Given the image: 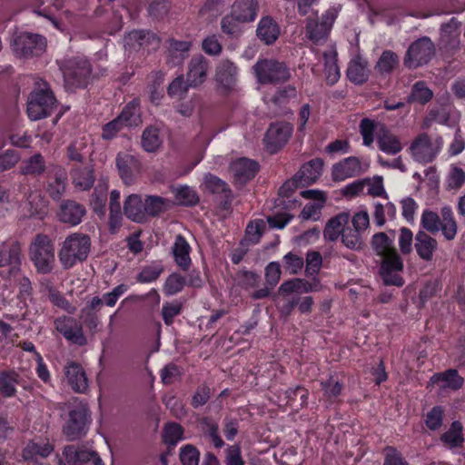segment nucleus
Listing matches in <instances>:
<instances>
[{
  "instance_id": "1",
  "label": "nucleus",
  "mask_w": 465,
  "mask_h": 465,
  "mask_svg": "<svg viewBox=\"0 0 465 465\" xmlns=\"http://www.w3.org/2000/svg\"><path fill=\"white\" fill-rule=\"evenodd\" d=\"M420 225L431 234L440 232L447 241L454 240L458 233V223L450 206L442 207L440 213L425 209L421 214Z\"/></svg>"
},
{
  "instance_id": "2",
  "label": "nucleus",
  "mask_w": 465,
  "mask_h": 465,
  "mask_svg": "<svg viewBox=\"0 0 465 465\" xmlns=\"http://www.w3.org/2000/svg\"><path fill=\"white\" fill-rule=\"evenodd\" d=\"M56 100L44 80L35 82V88L30 94L27 102V114L32 121H37L49 115Z\"/></svg>"
},
{
  "instance_id": "3",
  "label": "nucleus",
  "mask_w": 465,
  "mask_h": 465,
  "mask_svg": "<svg viewBox=\"0 0 465 465\" xmlns=\"http://www.w3.org/2000/svg\"><path fill=\"white\" fill-rule=\"evenodd\" d=\"M91 241L89 236L82 233L69 235L59 251V260L64 268L69 269L78 262L84 261L90 252Z\"/></svg>"
},
{
  "instance_id": "4",
  "label": "nucleus",
  "mask_w": 465,
  "mask_h": 465,
  "mask_svg": "<svg viewBox=\"0 0 465 465\" xmlns=\"http://www.w3.org/2000/svg\"><path fill=\"white\" fill-rule=\"evenodd\" d=\"M29 257L36 271L40 273L52 272L54 262V247L52 241L46 235L38 234L29 247Z\"/></svg>"
},
{
  "instance_id": "5",
  "label": "nucleus",
  "mask_w": 465,
  "mask_h": 465,
  "mask_svg": "<svg viewBox=\"0 0 465 465\" xmlns=\"http://www.w3.org/2000/svg\"><path fill=\"white\" fill-rule=\"evenodd\" d=\"M443 144L440 136L433 142L427 133L420 134L409 148L412 159L420 163H432L439 154Z\"/></svg>"
},
{
  "instance_id": "6",
  "label": "nucleus",
  "mask_w": 465,
  "mask_h": 465,
  "mask_svg": "<svg viewBox=\"0 0 465 465\" xmlns=\"http://www.w3.org/2000/svg\"><path fill=\"white\" fill-rule=\"evenodd\" d=\"M253 71L260 84H280L289 78L287 65L275 59L259 60L253 65Z\"/></svg>"
},
{
  "instance_id": "7",
  "label": "nucleus",
  "mask_w": 465,
  "mask_h": 465,
  "mask_svg": "<svg viewBox=\"0 0 465 465\" xmlns=\"http://www.w3.org/2000/svg\"><path fill=\"white\" fill-rule=\"evenodd\" d=\"M403 260L397 251L381 256L380 275L384 285L402 287L405 281L400 272L403 271Z\"/></svg>"
},
{
  "instance_id": "8",
  "label": "nucleus",
  "mask_w": 465,
  "mask_h": 465,
  "mask_svg": "<svg viewBox=\"0 0 465 465\" xmlns=\"http://www.w3.org/2000/svg\"><path fill=\"white\" fill-rule=\"evenodd\" d=\"M434 54V44L429 37L423 36L409 46L404 58V64L408 68H417L428 64Z\"/></svg>"
},
{
  "instance_id": "9",
  "label": "nucleus",
  "mask_w": 465,
  "mask_h": 465,
  "mask_svg": "<svg viewBox=\"0 0 465 465\" xmlns=\"http://www.w3.org/2000/svg\"><path fill=\"white\" fill-rule=\"evenodd\" d=\"M46 46L45 39L31 33H20L13 41L12 48L19 57H29L41 54Z\"/></svg>"
},
{
  "instance_id": "10",
  "label": "nucleus",
  "mask_w": 465,
  "mask_h": 465,
  "mask_svg": "<svg viewBox=\"0 0 465 465\" xmlns=\"http://www.w3.org/2000/svg\"><path fill=\"white\" fill-rule=\"evenodd\" d=\"M89 422L88 409L84 405H80L70 411L64 433L68 440H76L85 433Z\"/></svg>"
},
{
  "instance_id": "11",
  "label": "nucleus",
  "mask_w": 465,
  "mask_h": 465,
  "mask_svg": "<svg viewBox=\"0 0 465 465\" xmlns=\"http://www.w3.org/2000/svg\"><path fill=\"white\" fill-rule=\"evenodd\" d=\"M63 455L66 460L58 457L59 465H104L98 453L88 449H75L74 446H66Z\"/></svg>"
},
{
  "instance_id": "12",
  "label": "nucleus",
  "mask_w": 465,
  "mask_h": 465,
  "mask_svg": "<svg viewBox=\"0 0 465 465\" xmlns=\"http://www.w3.org/2000/svg\"><path fill=\"white\" fill-rule=\"evenodd\" d=\"M90 74V64L84 59L71 60L63 69L64 82L71 87L85 84Z\"/></svg>"
},
{
  "instance_id": "13",
  "label": "nucleus",
  "mask_w": 465,
  "mask_h": 465,
  "mask_svg": "<svg viewBox=\"0 0 465 465\" xmlns=\"http://www.w3.org/2000/svg\"><path fill=\"white\" fill-rule=\"evenodd\" d=\"M210 71V61L202 54L192 57L188 63L186 79L191 87L202 85L207 79Z\"/></svg>"
},
{
  "instance_id": "14",
  "label": "nucleus",
  "mask_w": 465,
  "mask_h": 465,
  "mask_svg": "<svg viewBox=\"0 0 465 465\" xmlns=\"http://www.w3.org/2000/svg\"><path fill=\"white\" fill-rule=\"evenodd\" d=\"M55 329L71 342L84 345L87 341L83 331L82 324L72 317H61L54 322Z\"/></svg>"
},
{
  "instance_id": "15",
  "label": "nucleus",
  "mask_w": 465,
  "mask_h": 465,
  "mask_svg": "<svg viewBox=\"0 0 465 465\" xmlns=\"http://www.w3.org/2000/svg\"><path fill=\"white\" fill-rule=\"evenodd\" d=\"M215 81L223 92L235 89L238 81V68L230 60H222L215 71Z\"/></svg>"
},
{
  "instance_id": "16",
  "label": "nucleus",
  "mask_w": 465,
  "mask_h": 465,
  "mask_svg": "<svg viewBox=\"0 0 465 465\" xmlns=\"http://www.w3.org/2000/svg\"><path fill=\"white\" fill-rule=\"evenodd\" d=\"M323 161L314 158L303 163L295 175L292 176V185H311L322 175Z\"/></svg>"
},
{
  "instance_id": "17",
  "label": "nucleus",
  "mask_w": 465,
  "mask_h": 465,
  "mask_svg": "<svg viewBox=\"0 0 465 465\" xmlns=\"http://www.w3.org/2000/svg\"><path fill=\"white\" fill-rule=\"evenodd\" d=\"M290 134L291 126L289 124L279 123L272 124L264 138L266 149L271 153H276L287 143Z\"/></svg>"
},
{
  "instance_id": "18",
  "label": "nucleus",
  "mask_w": 465,
  "mask_h": 465,
  "mask_svg": "<svg viewBox=\"0 0 465 465\" xmlns=\"http://www.w3.org/2000/svg\"><path fill=\"white\" fill-rule=\"evenodd\" d=\"M376 141L379 150L389 155H396L403 149L400 138L383 124L377 131Z\"/></svg>"
},
{
  "instance_id": "19",
  "label": "nucleus",
  "mask_w": 465,
  "mask_h": 465,
  "mask_svg": "<svg viewBox=\"0 0 465 465\" xmlns=\"http://www.w3.org/2000/svg\"><path fill=\"white\" fill-rule=\"evenodd\" d=\"M361 173V163L356 156H349L333 164L331 175L334 181H344L360 175Z\"/></svg>"
},
{
  "instance_id": "20",
  "label": "nucleus",
  "mask_w": 465,
  "mask_h": 465,
  "mask_svg": "<svg viewBox=\"0 0 465 465\" xmlns=\"http://www.w3.org/2000/svg\"><path fill=\"white\" fill-rule=\"evenodd\" d=\"M21 247L17 242L5 243L0 250V268L9 266V275L20 272Z\"/></svg>"
},
{
  "instance_id": "21",
  "label": "nucleus",
  "mask_w": 465,
  "mask_h": 465,
  "mask_svg": "<svg viewBox=\"0 0 465 465\" xmlns=\"http://www.w3.org/2000/svg\"><path fill=\"white\" fill-rule=\"evenodd\" d=\"M119 175L125 184H132L140 172V163L133 155L120 153L116 157Z\"/></svg>"
},
{
  "instance_id": "22",
  "label": "nucleus",
  "mask_w": 465,
  "mask_h": 465,
  "mask_svg": "<svg viewBox=\"0 0 465 465\" xmlns=\"http://www.w3.org/2000/svg\"><path fill=\"white\" fill-rule=\"evenodd\" d=\"M125 46L130 48L156 49L160 45L159 38L153 33L144 31H133L124 37Z\"/></svg>"
},
{
  "instance_id": "23",
  "label": "nucleus",
  "mask_w": 465,
  "mask_h": 465,
  "mask_svg": "<svg viewBox=\"0 0 465 465\" xmlns=\"http://www.w3.org/2000/svg\"><path fill=\"white\" fill-rule=\"evenodd\" d=\"M230 170L235 183L242 184L254 177L258 171V163L247 158H240L231 163Z\"/></svg>"
},
{
  "instance_id": "24",
  "label": "nucleus",
  "mask_w": 465,
  "mask_h": 465,
  "mask_svg": "<svg viewBox=\"0 0 465 465\" xmlns=\"http://www.w3.org/2000/svg\"><path fill=\"white\" fill-rule=\"evenodd\" d=\"M335 16L326 14L322 22L309 20L306 25V35L308 38L315 44L325 40L332 27Z\"/></svg>"
},
{
  "instance_id": "25",
  "label": "nucleus",
  "mask_w": 465,
  "mask_h": 465,
  "mask_svg": "<svg viewBox=\"0 0 465 465\" xmlns=\"http://www.w3.org/2000/svg\"><path fill=\"white\" fill-rule=\"evenodd\" d=\"M258 10L257 0H235L232 5L231 13L237 22L250 23L256 19Z\"/></svg>"
},
{
  "instance_id": "26",
  "label": "nucleus",
  "mask_w": 465,
  "mask_h": 465,
  "mask_svg": "<svg viewBox=\"0 0 465 465\" xmlns=\"http://www.w3.org/2000/svg\"><path fill=\"white\" fill-rule=\"evenodd\" d=\"M65 377L71 388L78 393H84L89 387L88 379L83 367L75 362L65 366Z\"/></svg>"
},
{
  "instance_id": "27",
  "label": "nucleus",
  "mask_w": 465,
  "mask_h": 465,
  "mask_svg": "<svg viewBox=\"0 0 465 465\" xmlns=\"http://www.w3.org/2000/svg\"><path fill=\"white\" fill-rule=\"evenodd\" d=\"M144 198L140 194H130L124 203V213L134 223L145 222Z\"/></svg>"
},
{
  "instance_id": "28",
  "label": "nucleus",
  "mask_w": 465,
  "mask_h": 465,
  "mask_svg": "<svg viewBox=\"0 0 465 465\" xmlns=\"http://www.w3.org/2000/svg\"><path fill=\"white\" fill-rule=\"evenodd\" d=\"M414 247L418 256L426 262H430L438 248V242L426 232L419 231L415 236Z\"/></svg>"
},
{
  "instance_id": "29",
  "label": "nucleus",
  "mask_w": 465,
  "mask_h": 465,
  "mask_svg": "<svg viewBox=\"0 0 465 465\" xmlns=\"http://www.w3.org/2000/svg\"><path fill=\"white\" fill-rule=\"evenodd\" d=\"M350 215L347 213H340L331 217L326 223L323 230V237L326 241L335 242L341 237L343 231L347 227Z\"/></svg>"
},
{
  "instance_id": "30",
  "label": "nucleus",
  "mask_w": 465,
  "mask_h": 465,
  "mask_svg": "<svg viewBox=\"0 0 465 465\" xmlns=\"http://www.w3.org/2000/svg\"><path fill=\"white\" fill-rule=\"evenodd\" d=\"M85 214V208L74 201L64 203L58 213V218L62 223L77 225L82 222Z\"/></svg>"
},
{
  "instance_id": "31",
  "label": "nucleus",
  "mask_w": 465,
  "mask_h": 465,
  "mask_svg": "<svg viewBox=\"0 0 465 465\" xmlns=\"http://www.w3.org/2000/svg\"><path fill=\"white\" fill-rule=\"evenodd\" d=\"M368 62L361 56L351 59L347 68V77L352 84L361 85L369 79Z\"/></svg>"
},
{
  "instance_id": "32",
  "label": "nucleus",
  "mask_w": 465,
  "mask_h": 465,
  "mask_svg": "<svg viewBox=\"0 0 465 465\" xmlns=\"http://www.w3.org/2000/svg\"><path fill=\"white\" fill-rule=\"evenodd\" d=\"M430 382L432 384L444 382L442 385L443 389L448 388L453 391H458L462 388L464 379L459 375L456 369H449L442 372L434 373L430 378Z\"/></svg>"
},
{
  "instance_id": "33",
  "label": "nucleus",
  "mask_w": 465,
  "mask_h": 465,
  "mask_svg": "<svg viewBox=\"0 0 465 465\" xmlns=\"http://www.w3.org/2000/svg\"><path fill=\"white\" fill-rule=\"evenodd\" d=\"M433 95V91L428 86V84L423 80H419L412 84L411 93L407 96V103L425 105L431 101Z\"/></svg>"
},
{
  "instance_id": "34",
  "label": "nucleus",
  "mask_w": 465,
  "mask_h": 465,
  "mask_svg": "<svg viewBox=\"0 0 465 465\" xmlns=\"http://www.w3.org/2000/svg\"><path fill=\"white\" fill-rule=\"evenodd\" d=\"M54 451V446L48 441H31L23 450L25 460L36 462L37 458H46Z\"/></svg>"
},
{
  "instance_id": "35",
  "label": "nucleus",
  "mask_w": 465,
  "mask_h": 465,
  "mask_svg": "<svg viewBox=\"0 0 465 465\" xmlns=\"http://www.w3.org/2000/svg\"><path fill=\"white\" fill-rule=\"evenodd\" d=\"M441 442L450 449L460 448L465 441L463 426L460 421L454 420L449 430L440 436Z\"/></svg>"
},
{
  "instance_id": "36",
  "label": "nucleus",
  "mask_w": 465,
  "mask_h": 465,
  "mask_svg": "<svg viewBox=\"0 0 465 465\" xmlns=\"http://www.w3.org/2000/svg\"><path fill=\"white\" fill-rule=\"evenodd\" d=\"M400 60L397 54L391 50H385L381 53L374 68L380 75L387 77L398 68Z\"/></svg>"
},
{
  "instance_id": "37",
  "label": "nucleus",
  "mask_w": 465,
  "mask_h": 465,
  "mask_svg": "<svg viewBox=\"0 0 465 465\" xmlns=\"http://www.w3.org/2000/svg\"><path fill=\"white\" fill-rule=\"evenodd\" d=\"M144 206L146 221L148 217L158 216L165 212L170 207V201L157 195H145Z\"/></svg>"
},
{
  "instance_id": "38",
  "label": "nucleus",
  "mask_w": 465,
  "mask_h": 465,
  "mask_svg": "<svg viewBox=\"0 0 465 465\" xmlns=\"http://www.w3.org/2000/svg\"><path fill=\"white\" fill-rule=\"evenodd\" d=\"M279 27L270 17L261 19L257 28V35L266 44L273 43L279 35Z\"/></svg>"
},
{
  "instance_id": "39",
  "label": "nucleus",
  "mask_w": 465,
  "mask_h": 465,
  "mask_svg": "<svg viewBox=\"0 0 465 465\" xmlns=\"http://www.w3.org/2000/svg\"><path fill=\"white\" fill-rule=\"evenodd\" d=\"M322 391L325 401L331 405L339 402V397L341 394L343 384L335 380L333 376H330L326 381L321 382Z\"/></svg>"
},
{
  "instance_id": "40",
  "label": "nucleus",
  "mask_w": 465,
  "mask_h": 465,
  "mask_svg": "<svg viewBox=\"0 0 465 465\" xmlns=\"http://www.w3.org/2000/svg\"><path fill=\"white\" fill-rule=\"evenodd\" d=\"M190 250L191 247L186 240L183 236L178 235L173 247V253L175 262L183 269L188 268L191 263Z\"/></svg>"
},
{
  "instance_id": "41",
  "label": "nucleus",
  "mask_w": 465,
  "mask_h": 465,
  "mask_svg": "<svg viewBox=\"0 0 465 465\" xmlns=\"http://www.w3.org/2000/svg\"><path fill=\"white\" fill-rule=\"evenodd\" d=\"M203 186L205 190H208L213 193L223 194L225 199H229L231 197V190L228 184L212 173H206L204 175Z\"/></svg>"
},
{
  "instance_id": "42",
  "label": "nucleus",
  "mask_w": 465,
  "mask_h": 465,
  "mask_svg": "<svg viewBox=\"0 0 465 465\" xmlns=\"http://www.w3.org/2000/svg\"><path fill=\"white\" fill-rule=\"evenodd\" d=\"M371 247L375 253L381 257L392 251H397L393 246V241L385 232H377L371 238Z\"/></svg>"
},
{
  "instance_id": "43",
  "label": "nucleus",
  "mask_w": 465,
  "mask_h": 465,
  "mask_svg": "<svg viewBox=\"0 0 465 465\" xmlns=\"http://www.w3.org/2000/svg\"><path fill=\"white\" fill-rule=\"evenodd\" d=\"M324 67L326 74V82L330 85L336 84L340 77V69L336 62V53L331 54V53H323Z\"/></svg>"
},
{
  "instance_id": "44",
  "label": "nucleus",
  "mask_w": 465,
  "mask_h": 465,
  "mask_svg": "<svg viewBox=\"0 0 465 465\" xmlns=\"http://www.w3.org/2000/svg\"><path fill=\"white\" fill-rule=\"evenodd\" d=\"M125 126L138 125L141 122L139 114V104L137 101H132L122 111L117 117Z\"/></svg>"
},
{
  "instance_id": "45",
  "label": "nucleus",
  "mask_w": 465,
  "mask_h": 465,
  "mask_svg": "<svg viewBox=\"0 0 465 465\" xmlns=\"http://www.w3.org/2000/svg\"><path fill=\"white\" fill-rule=\"evenodd\" d=\"M378 126V123L370 118H363L360 122L359 131L362 137V144L370 147L372 145L375 138V133Z\"/></svg>"
},
{
  "instance_id": "46",
  "label": "nucleus",
  "mask_w": 465,
  "mask_h": 465,
  "mask_svg": "<svg viewBox=\"0 0 465 465\" xmlns=\"http://www.w3.org/2000/svg\"><path fill=\"white\" fill-rule=\"evenodd\" d=\"M341 238V242L351 250L360 251L364 246L361 232L350 226L345 228Z\"/></svg>"
},
{
  "instance_id": "47",
  "label": "nucleus",
  "mask_w": 465,
  "mask_h": 465,
  "mask_svg": "<svg viewBox=\"0 0 465 465\" xmlns=\"http://www.w3.org/2000/svg\"><path fill=\"white\" fill-rule=\"evenodd\" d=\"M163 272V267L160 262H153L142 268L137 275V282L148 283L156 281Z\"/></svg>"
},
{
  "instance_id": "48",
  "label": "nucleus",
  "mask_w": 465,
  "mask_h": 465,
  "mask_svg": "<svg viewBox=\"0 0 465 465\" xmlns=\"http://www.w3.org/2000/svg\"><path fill=\"white\" fill-rule=\"evenodd\" d=\"M73 182L75 187L85 191L90 189L94 182L93 171L88 168L77 169L73 173Z\"/></svg>"
},
{
  "instance_id": "49",
  "label": "nucleus",
  "mask_w": 465,
  "mask_h": 465,
  "mask_svg": "<svg viewBox=\"0 0 465 465\" xmlns=\"http://www.w3.org/2000/svg\"><path fill=\"white\" fill-rule=\"evenodd\" d=\"M45 169V163L41 154L36 153L23 162L22 173L39 175Z\"/></svg>"
},
{
  "instance_id": "50",
  "label": "nucleus",
  "mask_w": 465,
  "mask_h": 465,
  "mask_svg": "<svg viewBox=\"0 0 465 465\" xmlns=\"http://www.w3.org/2000/svg\"><path fill=\"white\" fill-rule=\"evenodd\" d=\"M163 440L171 447L175 446L179 441L183 440V429L175 422L168 423L163 429Z\"/></svg>"
},
{
  "instance_id": "51",
  "label": "nucleus",
  "mask_w": 465,
  "mask_h": 465,
  "mask_svg": "<svg viewBox=\"0 0 465 465\" xmlns=\"http://www.w3.org/2000/svg\"><path fill=\"white\" fill-rule=\"evenodd\" d=\"M444 409L437 405L432 407L425 415L424 423L430 430H438L443 423Z\"/></svg>"
},
{
  "instance_id": "52",
  "label": "nucleus",
  "mask_w": 465,
  "mask_h": 465,
  "mask_svg": "<svg viewBox=\"0 0 465 465\" xmlns=\"http://www.w3.org/2000/svg\"><path fill=\"white\" fill-rule=\"evenodd\" d=\"M162 143L158 129L149 127L144 130L142 135V145L147 152L156 151Z\"/></svg>"
},
{
  "instance_id": "53",
  "label": "nucleus",
  "mask_w": 465,
  "mask_h": 465,
  "mask_svg": "<svg viewBox=\"0 0 465 465\" xmlns=\"http://www.w3.org/2000/svg\"><path fill=\"white\" fill-rule=\"evenodd\" d=\"M185 285V279L178 273H172L167 277L163 284V292L167 296L180 292Z\"/></svg>"
},
{
  "instance_id": "54",
  "label": "nucleus",
  "mask_w": 465,
  "mask_h": 465,
  "mask_svg": "<svg viewBox=\"0 0 465 465\" xmlns=\"http://www.w3.org/2000/svg\"><path fill=\"white\" fill-rule=\"evenodd\" d=\"M175 200L182 205H193L198 202L196 193L189 186H178L173 189Z\"/></svg>"
},
{
  "instance_id": "55",
  "label": "nucleus",
  "mask_w": 465,
  "mask_h": 465,
  "mask_svg": "<svg viewBox=\"0 0 465 465\" xmlns=\"http://www.w3.org/2000/svg\"><path fill=\"white\" fill-rule=\"evenodd\" d=\"M202 424L204 433L210 438L213 446L215 448H222L224 442L219 435L218 424L208 418L203 419Z\"/></svg>"
},
{
  "instance_id": "56",
  "label": "nucleus",
  "mask_w": 465,
  "mask_h": 465,
  "mask_svg": "<svg viewBox=\"0 0 465 465\" xmlns=\"http://www.w3.org/2000/svg\"><path fill=\"white\" fill-rule=\"evenodd\" d=\"M182 312V303L178 301L165 302L163 305L162 316L166 325H171L173 322L174 317L179 315Z\"/></svg>"
},
{
  "instance_id": "57",
  "label": "nucleus",
  "mask_w": 465,
  "mask_h": 465,
  "mask_svg": "<svg viewBox=\"0 0 465 465\" xmlns=\"http://www.w3.org/2000/svg\"><path fill=\"white\" fill-rule=\"evenodd\" d=\"M199 458L200 453L194 446L187 444L181 448L180 460L183 465H198Z\"/></svg>"
},
{
  "instance_id": "58",
  "label": "nucleus",
  "mask_w": 465,
  "mask_h": 465,
  "mask_svg": "<svg viewBox=\"0 0 465 465\" xmlns=\"http://www.w3.org/2000/svg\"><path fill=\"white\" fill-rule=\"evenodd\" d=\"M383 465H410L405 460L402 453L395 447L387 446L384 450Z\"/></svg>"
},
{
  "instance_id": "59",
  "label": "nucleus",
  "mask_w": 465,
  "mask_h": 465,
  "mask_svg": "<svg viewBox=\"0 0 465 465\" xmlns=\"http://www.w3.org/2000/svg\"><path fill=\"white\" fill-rule=\"evenodd\" d=\"M322 258L319 252H309L306 256V268L305 272L307 275H316L322 267Z\"/></svg>"
},
{
  "instance_id": "60",
  "label": "nucleus",
  "mask_w": 465,
  "mask_h": 465,
  "mask_svg": "<svg viewBox=\"0 0 465 465\" xmlns=\"http://www.w3.org/2000/svg\"><path fill=\"white\" fill-rule=\"evenodd\" d=\"M20 156L14 150L0 153V172L10 170L19 162Z\"/></svg>"
},
{
  "instance_id": "61",
  "label": "nucleus",
  "mask_w": 465,
  "mask_h": 465,
  "mask_svg": "<svg viewBox=\"0 0 465 465\" xmlns=\"http://www.w3.org/2000/svg\"><path fill=\"white\" fill-rule=\"evenodd\" d=\"M66 176L64 172H60L53 183H49L48 193L54 199H59L65 190Z\"/></svg>"
},
{
  "instance_id": "62",
  "label": "nucleus",
  "mask_w": 465,
  "mask_h": 465,
  "mask_svg": "<svg viewBox=\"0 0 465 465\" xmlns=\"http://www.w3.org/2000/svg\"><path fill=\"white\" fill-rule=\"evenodd\" d=\"M440 290V284L437 280H430L420 291V300L424 304L430 299L434 297L437 292Z\"/></svg>"
},
{
  "instance_id": "63",
  "label": "nucleus",
  "mask_w": 465,
  "mask_h": 465,
  "mask_svg": "<svg viewBox=\"0 0 465 465\" xmlns=\"http://www.w3.org/2000/svg\"><path fill=\"white\" fill-rule=\"evenodd\" d=\"M465 183V172L458 166L451 168L449 178L448 185L450 189L458 190Z\"/></svg>"
},
{
  "instance_id": "64",
  "label": "nucleus",
  "mask_w": 465,
  "mask_h": 465,
  "mask_svg": "<svg viewBox=\"0 0 465 465\" xmlns=\"http://www.w3.org/2000/svg\"><path fill=\"white\" fill-rule=\"evenodd\" d=\"M226 465H244L239 445H231L225 449Z\"/></svg>"
}]
</instances>
